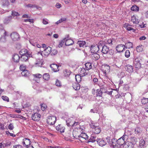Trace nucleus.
Here are the masks:
<instances>
[{
	"instance_id": "603ef678",
	"label": "nucleus",
	"mask_w": 148,
	"mask_h": 148,
	"mask_svg": "<svg viewBox=\"0 0 148 148\" xmlns=\"http://www.w3.org/2000/svg\"><path fill=\"white\" fill-rule=\"evenodd\" d=\"M145 144V141L143 139H142L140 141V146H143Z\"/></svg>"
},
{
	"instance_id": "f03ea898",
	"label": "nucleus",
	"mask_w": 148,
	"mask_h": 148,
	"mask_svg": "<svg viewBox=\"0 0 148 148\" xmlns=\"http://www.w3.org/2000/svg\"><path fill=\"white\" fill-rule=\"evenodd\" d=\"M56 118L53 116H49L47 119V123L50 125H53L55 124L56 122Z\"/></svg>"
},
{
	"instance_id": "79ce46f5",
	"label": "nucleus",
	"mask_w": 148,
	"mask_h": 148,
	"mask_svg": "<svg viewBox=\"0 0 148 148\" xmlns=\"http://www.w3.org/2000/svg\"><path fill=\"white\" fill-rule=\"evenodd\" d=\"M2 4L3 6H8L9 5V2L8 0L2 1Z\"/></svg>"
},
{
	"instance_id": "a18cd8bd",
	"label": "nucleus",
	"mask_w": 148,
	"mask_h": 148,
	"mask_svg": "<svg viewBox=\"0 0 148 148\" xmlns=\"http://www.w3.org/2000/svg\"><path fill=\"white\" fill-rule=\"evenodd\" d=\"M33 76L35 78H40L42 77V75L39 73H37L33 75Z\"/></svg>"
},
{
	"instance_id": "cd10ccee",
	"label": "nucleus",
	"mask_w": 148,
	"mask_h": 148,
	"mask_svg": "<svg viewBox=\"0 0 148 148\" xmlns=\"http://www.w3.org/2000/svg\"><path fill=\"white\" fill-rule=\"evenodd\" d=\"M93 53L91 55L92 58L95 60H98L99 58V55L96 53Z\"/></svg>"
},
{
	"instance_id": "9d476101",
	"label": "nucleus",
	"mask_w": 148,
	"mask_h": 148,
	"mask_svg": "<svg viewBox=\"0 0 148 148\" xmlns=\"http://www.w3.org/2000/svg\"><path fill=\"white\" fill-rule=\"evenodd\" d=\"M125 45L122 44L119 45L116 47V50L118 52L120 53L123 52L125 50Z\"/></svg>"
},
{
	"instance_id": "864d4df0",
	"label": "nucleus",
	"mask_w": 148,
	"mask_h": 148,
	"mask_svg": "<svg viewBox=\"0 0 148 148\" xmlns=\"http://www.w3.org/2000/svg\"><path fill=\"white\" fill-rule=\"evenodd\" d=\"M42 23L44 25L47 24L48 23V20L47 18L43 19Z\"/></svg>"
},
{
	"instance_id": "2f4dec72",
	"label": "nucleus",
	"mask_w": 148,
	"mask_h": 148,
	"mask_svg": "<svg viewBox=\"0 0 148 148\" xmlns=\"http://www.w3.org/2000/svg\"><path fill=\"white\" fill-rule=\"evenodd\" d=\"M22 75L25 77H27L29 76L30 73L29 71L26 70L22 71L21 73Z\"/></svg>"
},
{
	"instance_id": "2eb2a0df",
	"label": "nucleus",
	"mask_w": 148,
	"mask_h": 148,
	"mask_svg": "<svg viewBox=\"0 0 148 148\" xmlns=\"http://www.w3.org/2000/svg\"><path fill=\"white\" fill-rule=\"evenodd\" d=\"M51 70L54 72H56L59 70V66L58 65L55 64H52L50 65Z\"/></svg>"
},
{
	"instance_id": "c03bdc74",
	"label": "nucleus",
	"mask_w": 148,
	"mask_h": 148,
	"mask_svg": "<svg viewBox=\"0 0 148 148\" xmlns=\"http://www.w3.org/2000/svg\"><path fill=\"white\" fill-rule=\"evenodd\" d=\"M64 42H65V40H64V38L61 41L59 42V44L58 45V47L60 48L62 47L64 45Z\"/></svg>"
},
{
	"instance_id": "f8f14e48",
	"label": "nucleus",
	"mask_w": 148,
	"mask_h": 148,
	"mask_svg": "<svg viewBox=\"0 0 148 148\" xmlns=\"http://www.w3.org/2000/svg\"><path fill=\"white\" fill-rule=\"evenodd\" d=\"M65 40V45L66 46H69L72 45L74 42L73 40L71 39H69L68 38H64Z\"/></svg>"
},
{
	"instance_id": "a19ab883",
	"label": "nucleus",
	"mask_w": 148,
	"mask_h": 148,
	"mask_svg": "<svg viewBox=\"0 0 148 148\" xmlns=\"http://www.w3.org/2000/svg\"><path fill=\"white\" fill-rule=\"evenodd\" d=\"M81 76H80L79 75H76L75 76V78L76 79V82H79L81 80Z\"/></svg>"
},
{
	"instance_id": "f704fd0d",
	"label": "nucleus",
	"mask_w": 148,
	"mask_h": 148,
	"mask_svg": "<svg viewBox=\"0 0 148 148\" xmlns=\"http://www.w3.org/2000/svg\"><path fill=\"white\" fill-rule=\"evenodd\" d=\"M132 43L130 42H127L125 44V48L130 49V48L132 47Z\"/></svg>"
},
{
	"instance_id": "ddd939ff",
	"label": "nucleus",
	"mask_w": 148,
	"mask_h": 148,
	"mask_svg": "<svg viewBox=\"0 0 148 148\" xmlns=\"http://www.w3.org/2000/svg\"><path fill=\"white\" fill-rule=\"evenodd\" d=\"M125 136L124 135L118 139L117 141V143L119 145H122L125 143Z\"/></svg>"
},
{
	"instance_id": "052dcab7",
	"label": "nucleus",
	"mask_w": 148,
	"mask_h": 148,
	"mask_svg": "<svg viewBox=\"0 0 148 148\" xmlns=\"http://www.w3.org/2000/svg\"><path fill=\"white\" fill-rule=\"evenodd\" d=\"M51 54L52 55H55L56 54H57L58 53L56 49L53 50L51 51Z\"/></svg>"
},
{
	"instance_id": "393cba45",
	"label": "nucleus",
	"mask_w": 148,
	"mask_h": 148,
	"mask_svg": "<svg viewBox=\"0 0 148 148\" xmlns=\"http://www.w3.org/2000/svg\"><path fill=\"white\" fill-rule=\"evenodd\" d=\"M109 51V48L106 45H104L102 48L101 50L102 52L104 54H106L108 53V52Z\"/></svg>"
},
{
	"instance_id": "f3484780",
	"label": "nucleus",
	"mask_w": 148,
	"mask_h": 148,
	"mask_svg": "<svg viewBox=\"0 0 148 148\" xmlns=\"http://www.w3.org/2000/svg\"><path fill=\"white\" fill-rule=\"evenodd\" d=\"M124 27L127 30H132L133 32H135L136 31V29H133L132 27V25H130L128 23H125L124 25Z\"/></svg>"
},
{
	"instance_id": "774afa93",
	"label": "nucleus",
	"mask_w": 148,
	"mask_h": 148,
	"mask_svg": "<svg viewBox=\"0 0 148 148\" xmlns=\"http://www.w3.org/2000/svg\"><path fill=\"white\" fill-rule=\"evenodd\" d=\"M5 36H4L3 38L2 37L0 39V41L1 42H3L5 41Z\"/></svg>"
},
{
	"instance_id": "6e6d98bb",
	"label": "nucleus",
	"mask_w": 148,
	"mask_h": 148,
	"mask_svg": "<svg viewBox=\"0 0 148 148\" xmlns=\"http://www.w3.org/2000/svg\"><path fill=\"white\" fill-rule=\"evenodd\" d=\"M89 142H94L96 140V138L94 136H92L89 139Z\"/></svg>"
},
{
	"instance_id": "c85d7f7f",
	"label": "nucleus",
	"mask_w": 148,
	"mask_h": 148,
	"mask_svg": "<svg viewBox=\"0 0 148 148\" xmlns=\"http://www.w3.org/2000/svg\"><path fill=\"white\" fill-rule=\"evenodd\" d=\"M73 135L74 138L78 139L80 136V134L77 132V131H76L75 130L73 132Z\"/></svg>"
},
{
	"instance_id": "de8ad7c7",
	"label": "nucleus",
	"mask_w": 148,
	"mask_h": 148,
	"mask_svg": "<svg viewBox=\"0 0 148 148\" xmlns=\"http://www.w3.org/2000/svg\"><path fill=\"white\" fill-rule=\"evenodd\" d=\"M64 75L65 76H68L70 74V72L69 71L67 70H65L64 72Z\"/></svg>"
},
{
	"instance_id": "a211bd4d",
	"label": "nucleus",
	"mask_w": 148,
	"mask_h": 148,
	"mask_svg": "<svg viewBox=\"0 0 148 148\" xmlns=\"http://www.w3.org/2000/svg\"><path fill=\"white\" fill-rule=\"evenodd\" d=\"M135 144L131 142L127 143L124 145L123 148H134V145Z\"/></svg>"
},
{
	"instance_id": "49530a36",
	"label": "nucleus",
	"mask_w": 148,
	"mask_h": 148,
	"mask_svg": "<svg viewBox=\"0 0 148 148\" xmlns=\"http://www.w3.org/2000/svg\"><path fill=\"white\" fill-rule=\"evenodd\" d=\"M130 51L128 50H127L125 52V57L128 58L130 56Z\"/></svg>"
},
{
	"instance_id": "e433bc0d",
	"label": "nucleus",
	"mask_w": 148,
	"mask_h": 148,
	"mask_svg": "<svg viewBox=\"0 0 148 148\" xmlns=\"http://www.w3.org/2000/svg\"><path fill=\"white\" fill-rule=\"evenodd\" d=\"M127 70L129 72H132L133 71V66L129 64H128L127 66Z\"/></svg>"
},
{
	"instance_id": "1a4fd4ad",
	"label": "nucleus",
	"mask_w": 148,
	"mask_h": 148,
	"mask_svg": "<svg viewBox=\"0 0 148 148\" xmlns=\"http://www.w3.org/2000/svg\"><path fill=\"white\" fill-rule=\"evenodd\" d=\"M90 49L92 53H96L99 51V47L97 45H94L91 46Z\"/></svg>"
},
{
	"instance_id": "c9c22d12",
	"label": "nucleus",
	"mask_w": 148,
	"mask_h": 148,
	"mask_svg": "<svg viewBox=\"0 0 148 148\" xmlns=\"http://www.w3.org/2000/svg\"><path fill=\"white\" fill-rule=\"evenodd\" d=\"M86 42L83 40H78L77 42V44H78L80 47H83L86 44Z\"/></svg>"
},
{
	"instance_id": "4468645a",
	"label": "nucleus",
	"mask_w": 148,
	"mask_h": 148,
	"mask_svg": "<svg viewBox=\"0 0 148 148\" xmlns=\"http://www.w3.org/2000/svg\"><path fill=\"white\" fill-rule=\"evenodd\" d=\"M11 37L14 41L17 40L19 38V34L16 32H13L11 33Z\"/></svg>"
},
{
	"instance_id": "0e129e2a",
	"label": "nucleus",
	"mask_w": 148,
	"mask_h": 148,
	"mask_svg": "<svg viewBox=\"0 0 148 148\" xmlns=\"http://www.w3.org/2000/svg\"><path fill=\"white\" fill-rule=\"evenodd\" d=\"M67 125L69 126H73V122H67Z\"/></svg>"
},
{
	"instance_id": "4c0bfd02",
	"label": "nucleus",
	"mask_w": 148,
	"mask_h": 148,
	"mask_svg": "<svg viewBox=\"0 0 148 148\" xmlns=\"http://www.w3.org/2000/svg\"><path fill=\"white\" fill-rule=\"evenodd\" d=\"M141 102L143 105L146 104L148 103V98L143 97L141 99Z\"/></svg>"
},
{
	"instance_id": "09e8293b",
	"label": "nucleus",
	"mask_w": 148,
	"mask_h": 148,
	"mask_svg": "<svg viewBox=\"0 0 148 148\" xmlns=\"http://www.w3.org/2000/svg\"><path fill=\"white\" fill-rule=\"evenodd\" d=\"M135 132L136 133H139L141 132L142 130L140 127H137L135 129Z\"/></svg>"
},
{
	"instance_id": "58836bf2",
	"label": "nucleus",
	"mask_w": 148,
	"mask_h": 148,
	"mask_svg": "<svg viewBox=\"0 0 148 148\" xmlns=\"http://www.w3.org/2000/svg\"><path fill=\"white\" fill-rule=\"evenodd\" d=\"M41 109L43 111H45L47 109V106L45 103H42L41 104Z\"/></svg>"
},
{
	"instance_id": "6e6552de",
	"label": "nucleus",
	"mask_w": 148,
	"mask_h": 148,
	"mask_svg": "<svg viewBox=\"0 0 148 148\" xmlns=\"http://www.w3.org/2000/svg\"><path fill=\"white\" fill-rule=\"evenodd\" d=\"M22 143L23 145L26 147L31 145V142L29 139L24 138L23 140Z\"/></svg>"
},
{
	"instance_id": "5701e85b",
	"label": "nucleus",
	"mask_w": 148,
	"mask_h": 148,
	"mask_svg": "<svg viewBox=\"0 0 148 148\" xmlns=\"http://www.w3.org/2000/svg\"><path fill=\"white\" fill-rule=\"evenodd\" d=\"M72 87L75 90H79L80 88V84L74 82L73 83Z\"/></svg>"
},
{
	"instance_id": "bf43d9fd",
	"label": "nucleus",
	"mask_w": 148,
	"mask_h": 148,
	"mask_svg": "<svg viewBox=\"0 0 148 148\" xmlns=\"http://www.w3.org/2000/svg\"><path fill=\"white\" fill-rule=\"evenodd\" d=\"M13 148H23L22 145H15L13 146Z\"/></svg>"
},
{
	"instance_id": "13d9d810",
	"label": "nucleus",
	"mask_w": 148,
	"mask_h": 148,
	"mask_svg": "<svg viewBox=\"0 0 148 148\" xmlns=\"http://www.w3.org/2000/svg\"><path fill=\"white\" fill-rule=\"evenodd\" d=\"M108 53L110 55H112L114 53V51L112 49H109V51L108 52Z\"/></svg>"
},
{
	"instance_id": "aec40b11",
	"label": "nucleus",
	"mask_w": 148,
	"mask_h": 148,
	"mask_svg": "<svg viewBox=\"0 0 148 148\" xmlns=\"http://www.w3.org/2000/svg\"><path fill=\"white\" fill-rule=\"evenodd\" d=\"M134 63L135 64V66L136 68H139L141 67V64L140 63V61L138 58H136L134 61Z\"/></svg>"
},
{
	"instance_id": "680f3d73",
	"label": "nucleus",
	"mask_w": 148,
	"mask_h": 148,
	"mask_svg": "<svg viewBox=\"0 0 148 148\" xmlns=\"http://www.w3.org/2000/svg\"><path fill=\"white\" fill-rule=\"evenodd\" d=\"M19 116H20L18 114H12L11 116H10L13 118H16L19 117Z\"/></svg>"
},
{
	"instance_id": "bb28decb",
	"label": "nucleus",
	"mask_w": 148,
	"mask_h": 148,
	"mask_svg": "<svg viewBox=\"0 0 148 148\" xmlns=\"http://www.w3.org/2000/svg\"><path fill=\"white\" fill-rule=\"evenodd\" d=\"M42 78L43 79L46 81L49 80L50 78V76L48 73H45L42 75Z\"/></svg>"
},
{
	"instance_id": "c756f323",
	"label": "nucleus",
	"mask_w": 148,
	"mask_h": 148,
	"mask_svg": "<svg viewBox=\"0 0 148 148\" xmlns=\"http://www.w3.org/2000/svg\"><path fill=\"white\" fill-rule=\"evenodd\" d=\"M144 46L141 45H139L137 46L136 48V50L138 52H140L143 51Z\"/></svg>"
},
{
	"instance_id": "72a5a7b5",
	"label": "nucleus",
	"mask_w": 148,
	"mask_h": 148,
	"mask_svg": "<svg viewBox=\"0 0 148 148\" xmlns=\"http://www.w3.org/2000/svg\"><path fill=\"white\" fill-rule=\"evenodd\" d=\"M102 92L101 90L98 89L97 90L96 96L97 97H102Z\"/></svg>"
},
{
	"instance_id": "6ab92c4d",
	"label": "nucleus",
	"mask_w": 148,
	"mask_h": 148,
	"mask_svg": "<svg viewBox=\"0 0 148 148\" xmlns=\"http://www.w3.org/2000/svg\"><path fill=\"white\" fill-rule=\"evenodd\" d=\"M88 136L87 134L85 133L84 132L80 134V137H79V140L82 141L83 139L86 140L88 139Z\"/></svg>"
},
{
	"instance_id": "39448f33",
	"label": "nucleus",
	"mask_w": 148,
	"mask_h": 148,
	"mask_svg": "<svg viewBox=\"0 0 148 148\" xmlns=\"http://www.w3.org/2000/svg\"><path fill=\"white\" fill-rule=\"evenodd\" d=\"M41 116V115L40 113L36 112L32 114V118L34 121H38L40 120Z\"/></svg>"
},
{
	"instance_id": "473e14b6",
	"label": "nucleus",
	"mask_w": 148,
	"mask_h": 148,
	"mask_svg": "<svg viewBox=\"0 0 148 148\" xmlns=\"http://www.w3.org/2000/svg\"><path fill=\"white\" fill-rule=\"evenodd\" d=\"M85 69L86 70H88L91 69L92 66L90 62H87L85 64Z\"/></svg>"
},
{
	"instance_id": "7c9ffc66",
	"label": "nucleus",
	"mask_w": 148,
	"mask_h": 148,
	"mask_svg": "<svg viewBox=\"0 0 148 148\" xmlns=\"http://www.w3.org/2000/svg\"><path fill=\"white\" fill-rule=\"evenodd\" d=\"M43 64V60H38L36 62L35 64L36 66L41 67Z\"/></svg>"
},
{
	"instance_id": "ea45409f",
	"label": "nucleus",
	"mask_w": 148,
	"mask_h": 148,
	"mask_svg": "<svg viewBox=\"0 0 148 148\" xmlns=\"http://www.w3.org/2000/svg\"><path fill=\"white\" fill-rule=\"evenodd\" d=\"M131 10L133 11H139V8L138 6L136 5H134L131 8Z\"/></svg>"
},
{
	"instance_id": "9b49d317",
	"label": "nucleus",
	"mask_w": 148,
	"mask_h": 148,
	"mask_svg": "<svg viewBox=\"0 0 148 148\" xmlns=\"http://www.w3.org/2000/svg\"><path fill=\"white\" fill-rule=\"evenodd\" d=\"M56 130L58 132L61 133L64 132L65 130V127L62 125L59 124L56 127Z\"/></svg>"
},
{
	"instance_id": "7ed1b4c3",
	"label": "nucleus",
	"mask_w": 148,
	"mask_h": 148,
	"mask_svg": "<svg viewBox=\"0 0 148 148\" xmlns=\"http://www.w3.org/2000/svg\"><path fill=\"white\" fill-rule=\"evenodd\" d=\"M101 69L103 72L104 73L105 76L107 77V74L110 71V66L107 64H103L102 65Z\"/></svg>"
},
{
	"instance_id": "0eeeda50",
	"label": "nucleus",
	"mask_w": 148,
	"mask_h": 148,
	"mask_svg": "<svg viewBox=\"0 0 148 148\" xmlns=\"http://www.w3.org/2000/svg\"><path fill=\"white\" fill-rule=\"evenodd\" d=\"M32 57L31 54L30 53L26 55L21 56V60L23 62H26L28 60V59Z\"/></svg>"
},
{
	"instance_id": "dca6fc26",
	"label": "nucleus",
	"mask_w": 148,
	"mask_h": 148,
	"mask_svg": "<svg viewBox=\"0 0 148 148\" xmlns=\"http://www.w3.org/2000/svg\"><path fill=\"white\" fill-rule=\"evenodd\" d=\"M97 141L98 144L101 147L105 145L106 144V142L102 139L98 138L97 139Z\"/></svg>"
},
{
	"instance_id": "8fccbe9b",
	"label": "nucleus",
	"mask_w": 148,
	"mask_h": 148,
	"mask_svg": "<svg viewBox=\"0 0 148 148\" xmlns=\"http://www.w3.org/2000/svg\"><path fill=\"white\" fill-rule=\"evenodd\" d=\"M2 98L4 101L9 102V99L8 97L5 96H3L1 97Z\"/></svg>"
},
{
	"instance_id": "69168bd1",
	"label": "nucleus",
	"mask_w": 148,
	"mask_h": 148,
	"mask_svg": "<svg viewBox=\"0 0 148 148\" xmlns=\"http://www.w3.org/2000/svg\"><path fill=\"white\" fill-rule=\"evenodd\" d=\"M0 129L4 130L5 129L4 125L1 123H0Z\"/></svg>"
},
{
	"instance_id": "423d86ee",
	"label": "nucleus",
	"mask_w": 148,
	"mask_h": 148,
	"mask_svg": "<svg viewBox=\"0 0 148 148\" xmlns=\"http://www.w3.org/2000/svg\"><path fill=\"white\" fill-rule=\"evenodd\" d=\"M85 128L83 126H77L76 128H75L74 130L80 134L84 132Z\"/></svg>"
},
{
	"instance_id": "338daca9",
	"label": "nucleus",
	"mask_w": 148,
	"mask_h": 148,
	"mask_svg": "<svg viewBox=\"0 0 148 148\" xmlns=\"http://www.w3.org/2000/svg\"><path fill=\"white\" fill-rule=\"evenodd\" d=\"M112 40L111 39H110L108 40H107V42L109 44L111 45H112Z\"/></svg>"
},
{
	"instance_id": "4be33fe9",
	"label": "nucleus",
	"mask_w": 148,
	"mask_h": 148,
	"mask_svg": "<svg viewBox=\"0 0 148 148\" xmlns=\"http://www.w3.org/2000/svg\"><path fill=\"white\" fill-rule=\"evenodd\" d=\"M30 53V52L27 49H21L19 52V54L21 56L26 55L28 53Z\"/></svg>"
},
{
	"instance_id": "412c9836",
	"label": "nucleus",
	"mask_w": 148,
	"mask_h": 148,
	"mask_svg": "<svg viewBox=\"0 0 148 148\" xmlns=\"http://www.w3.org/2000/svg\"><path fill=\"white\" fill-rule=\"evenodd\" d=\"M131 20L134 24H138L139 22L138 19L136 18L135 15H134L131 17Z\"/></svg>"
},
{
	"instance_id": "3c124183",
	"label": "nucleus",
	"mask_w": 148,
	"mask_h": 148,
	"mask_svg": "<svg viewBox=\"0 0 148 148\" xmlns=\"http://www.w3.org/2000/svg\"><path fill=\"white\" fill-rule=\"evenodd\" d=\"M12 15L13 16H18L19 15L18 12L16 11H12Z\"/></svg>"
},
{
	"instance_id": "b1692460",
	"label": "nucleus",
	"mask_w": 148,
	"mask_h": 148,
	"mask_svg": "<svg viewBox=\"0 0 148 148\" xmlns=\"http://www.w3.org/2000/svg\"><path fill=\"white\" fill-rule=\"evenodd\" d=\"M12 59L14 62H18L20 60V57L19 55L17 54H14L12 57Z\"/></svg>"
},
{
	"instance_id": "4d7b16f0",
	"label": "nucleus",
	"mask_w": 148,
	"mask_h": 148,
	"mask_svg": "<svg viewBox=\"0 0 148 148\" xmlns=\"http://www.w3.org/2000/svg\"><path fill=\"white\" fill-rule=\"evenodd\" d=\"M20 69L22 71L26 70V67L23 65H21L19 67Z\"/></svg>"
},
{
	"instance_id": "a878e982",
	"label": "nucleus",
	"mask_w": 148,
	"mask_h": 148,
	"mask_svg": "<svg viewBox=\"0 0 148 148\" xmlns=\"http://www.w3.org/2000/svg\"><path fill=\"white\" fill-rule=\"evenodd\" d=\"M80 74L81 76L83 77L88 74V73L86 72V70L84 68H82L80 71Z\"/></svg>"
},
{
	"instance_id": "e2e57ef3",
	"label": "nucleus",
	"mask_w": 148,
	"mask_h": 148,
	"mask_svg": "<svg viewBox=\"0 0 148 148\" xmlns=\"http://www.w3.org/2000/svg\"><path fill=\"white\" fill-rule=\"evenodd\" d=\"M66 20V18L65 17L62 18L58 20L59 22L61 23L64 21H65Z\"/></svg>"
},
{
	"instance_id": "20e7f679",
	"label": "nucleus",
	"mask_w": 148,
	"mask_h": 148,
	"mask_svg": "<svg viewBox=\"0 0 148 148\" xmlns=\"http://www.w3.org/2000/svg\"><path fill=\"white\" fill-rule=\"evenodd\" d=\"M51 48L49 47H48L46 48L41 53H40V54L42 56H45V57L48 56L51 53Z\"/></svg>"
},
{
	"instance_id": "f257e3e1",
	"label": "nucleus",
	"mask_w": 148,
	"mask_h": 148,
	"mask_svg": "<svg viewBox=\"0 0 148 148\" xmlns=\"http://www.w3.org/2000/svg\"><path fill=\"white\" fill-rule=\"evenodd\" d=\"M96 124L93 122H91L90 124V125L92 128V131L95 134H98L101 131V128L99 126L96 125Z\"/></svg>"
},
{
	"instance_id": "37998d69",
	"label": "nucleus",
	"mask_w": 148,
	"mask_h": 148,
	"mask_svg": "<svg viewBox=\"0 0 148 148\" xmlns=\"http://www.w3.org/2000/svg\"><path fill=\"white\" fill-rule=\"evenodd\" d=\"M55 85L56 86L58 87H60L62 86V84L60 81L57 79L55 82Z\"/></svg>"
},
{
	"instance_id": "5fc2aeb1",
	"label": "nucleus",
	"mask_w": 148,
	"mask_h": 148,
	"mask_svg": "<svg viewBox=\"0 0 148 148\" xmlns=\"http://www.w3.org/2000/svg\"><path fill=\"white\" fill-rule=\"evenodd\" d=\"M8 129L11 130H13L14 128V127L12 123H10L8 126Z\"/></svg>"
}]
</instances>
